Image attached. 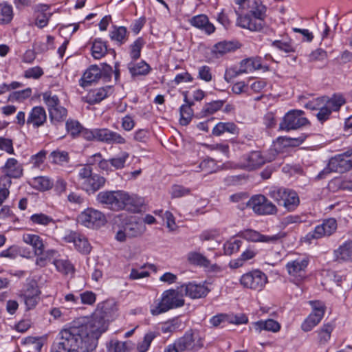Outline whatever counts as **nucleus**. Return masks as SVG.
I'll use <instances>...</instances> for the list:
<instances>
[{
  "label": "nucleus",
  "instance_id": "nucleus-1",
  "mask_svg": "<svg viewBox=\"0 0 352 352\" xmlns=\"http://www.w3.org/2000/svg\"><path fill=\"white\" fill-rule=\"evenodd\" d=\"M88 344L82 330L74 320L58 333L50 352H89L93 349Z\"/></svg>",
  "mask_w": 352,
  "mask_h": 352
},
{
  "label": "nucleus",
  "instance_id": "nucleus-2",
  "mask_svg": "<svg viewBox=\"0 0 352 352\" xmlns=\"http://www.w3.org/2000/svg\"><path fill=\"white\" fill-rule=\"evenodd\" d=\"M107 316V312L98 307L90 318H80L75 320L93 350L98 344V338L108 328Z\"/></svg>",
  "mask_w": 352,
  "mask_h": 352
},
{
  "label": "nucleus",
  "instance_id": "nucleus-3",
  "mask_svg": "<svg viewBox=\"0 0 352 352\" xmlns=\"http://www.w3.org/2000/svg\"><path fill=\"white\" fill-rule=\"evenodd\" d=\"M184 305L183 294L177 289L164 291L161 298L154 302L150 311L153 316H158L170 309L181 307Z\"/></svg>",
  "mask_w": 352,
  "mask_h": 352
},
{
  "label": "nucleus",
  "instance_id": "nucleus-4",
  "mask_svg": "<svg viewBox=\"0 0 352 352\" xmlns=\"http://www.w3.org/2000/svg\"><path fill=\"white\" fill-rule=\"evenodd\" d=\"M78 181L82 190L88 193H94L104 186L106 179L93 173L89 165H84L78 170Z\"/></svg>",
  "mask_w": 352,
  "mask_h": 352
},
{
  "label": "nucleus",
  "instance_id": "nucleus-5",
  "mask_svg": "<svg viewBox=\"0 0 352 352\" xmlns=\"http://www.w3.org/2000/svg\"><path fill=\"white\" fill-rule=\"evenodd\" d=\"M266 8L262 4L256 5L250 11V14H239L237 18V25L242 28L250 31H260L264 25Z\"/></svg>",
  "mask_w": 352,
  "mask_h": 352
},
{
  "label": "nucleus",
  "instance_id": "nucleus-6",
  "mask_svg": "<svg viewBox=\"0 0 352 352\" xmlns=\"http://www.w3.org/2000/svg\"><path fill=\"white\" fill-rule=\"evenodd\" d=\"M268 195L278 205L283 206L288 211L294 210L300 204L298 194L283 187H272Z\"/></svg>",
  "mask_w": 352,
  "mask_h": 352
},
{
  "label": "nucleus",
  "instance_id": "nucleus-7",
  "mask_svg": "<svg viewBox=\"0 0 352 352\" xmlns=\"http://www.w3.org/2000/svg\"><path fill=\"white\" fill-rule=\"evenodd\" d=\"M304 115L305 113L302 110L294 109L288 111L279 124L280 129L289 131L309 124V120Z\"/></svg>",
  "mask_w": 352,
  "mask_h": 352
},
{
  "label": "nucleus",
  "instance_id": "nucleus-8",
  "mask_svg": "<svg viewBox=\"0 0 352 352\" xmlns=\"http://www.w3.org/2000/svg\"><path fill=\"white\" fill-rule=\"evenodd\" d=\"M183 351L197 352L204 347V339L197 330L190 329L176 340Z\"/></svg>",
  "mask_w": 352,
  "mask_h": 352
},
{
  "label": "nucleus",
  "instance_id": "nucleus-9",
  "mask_svg": "<svg viewBox=\"0 0 352 352\" xmlns=\"http://www.w3.org/2000/svg\"><path fill=\"white\" fill-rule=\"evenodd\" d=\"M309 260L306 256H299L286 264L287 271L296 283L302 282L307 277V269Z\"/></svg>",
  "mask_w": 352,
  "mask_h": 352
},
{
  "label": "nucleus",
  "instance_id": "nucleus-10",
  "mask_svg": "<svg viewBox=\"0 0 352 352\" xmlns=\"http://www.w3.org/2000/svg\"><path fill=\"white\" fill-rule=\"evenodd\" d=\"M247 206L260 215L275 214L278 211L276 206L262 195L252 197L248 201Z\"/></svg>",
  "mask_w": 352,
  "mask_h": 352
},
{
  "label": "nucleus",
  "instance_id": "nucleus-11",
  "mask_svg": "<svg viewBox=\"0 0 352 352\" xmlns=\"http://www.w3.org/2000/svg\"><path fill=\"white\" fill-rule=\"evenodd\" d=\"M240 283L244 287L261 291L267 283V277L260 270H253L243 274Z\"/></svg>",
  "mask_w": 352,
  "mask_h": 352
},
{
  "label": "nucleus",
  "instance_id": "nucleus-12",
  "mask_svg": "<svg viewBox=\"0 0 352 352\" xmlns=\"http://www.w3.org/2000/svg\"><path fill=\"white\" fill-rule=\"evenodd\" d=\"M105 217L100 211L92 208H87L78 217V221L89 228H97L104 225Z\"/></svg>",
  "mask_w": 352,
  "mask_h": 352
},
{
  "label": "nucleus",
  "instance_id": "nucleus-13",
  "mask_svg": "<svg viewBox=\"0 0 352 352\" xmlns=\"http://www.w3.org/2000/svg\"><path fill=\"white\" fill-rule=\"evenodd\" d=\"M122 190L102 191L97 195V201L113 210H122Z\"/></svg>",
  "mask_w": 352,
  "mask_h": 352
},
{
  "label": "nucleus",
  "instance_id": "nucleus-14",
  "mask_svg": "<svg viewBox=\"0 0 352 352\" xmlns=\"http://www.w3.org/2000/svg\"><path fill=\"white\" fill-rule=\"evenodd\" d=\"M336 220L333 218H329L324 220L321 224L316 226L314 231L307 233L306 238L308 240H311L330 236L336 232Z\"/></svg>",
  "mask_w": 352,
  "mask_h": 352
},
{
  "label": "nucleus",
  "instance_id": "nucleus-15",
  "mask_svg": "<svg viewBox=\"0 0 352 352\" xmlns=\"http://www.w3.org/2000/svg\"><path fill=\"white\" fill-rule=\"evenodd\" d=\"M40 294L41 291L36 281L31 280L26 285L23 296L28 309H32L36 307L40 300Z\"/></svg>",
  "mask_w": 352,
  "mask_h": 352
},
{
  "label": "nucleus",
  "instance_id": "nucleus-16",
  "mask_svg": "<svg viewBox=\"0 0 352 352\" xmlns=\"http://www.w3.org/2000/svg\"><path fill=\"white\" fill-rule=\"evenodd\" d=\"M265 163V159L261 151H254L242 157L240 166L243 169L252 170L261 167Z\"/></svg>",
  "mask_w": 352,
  "mask_h": 352
},
{
  "label": "nucleus",
  "instance_id": "nucleus-17",
  "mask_svg": "<svg viewBox=\"0 0 352 352\" xmlns=\"http://www.w3.org/2000/svg\"><path fill=\"white\" fill-rule=\"evenodd\" d=\"M335 173H342L352 168V151H347L330 159Z\"/></svg>",
  "mask_w": 352,
  "mask_h": 352
},
{
  "label": "nucleus",
  "instance_id": "nucleus-18",
  "mask_svg": "<svg viewBox=\"0 0 352 352\" xmlns=\"http://www.w3.org/2000/svg\"><path fill=\"white\" fill-rule=\"evenodd\" d=\"M96 140L107 144H123L126 143L125 139L119 133L109 129H97Z\"/></svg>",
  "mask_w": 352,
  "mask_h": 352
},
{
  "label": "nucleus",
  "instance_id": "nucleus-19",
  "mask_svg": "<svg viewBox=\"0 0 352 352\" xmlns=\"http://www.w3.org/2000/svg\"><path fill=\"white\" fill-rule=\"evenodd\" d=\"M2 170L9 184H11L10 178L21 177L23 170L22 165L14 158L8 159L5 165L2 167Z\"/></svg>",
  "mask_w": 352,
  "mask_h": 352
},
{
  "label": "nucleus",
  "instance_id": "nucleus-20",
  "mask_svg": "<svg viewBox=\"0 0 352 352\" xmlns=\"http://www.w3.org/2000/svg\"><path fill=\"white\" fill-rule=\"evenodd\" d=\"M112 92L113 87L111 86H106L91 90L85 97L84 101L89 104H97L107 98Z\"/></svg>",
  "mask_w": 352,
  "mask_h": 352
},
{
  "label": "nucleus",
  "instance_id": "nucleus-21",
  "mask_svg": "<svg viewBox=\"0 0 352 352\" xmlns=\"http://www.w3.org/2000/svg\"><path fill=\"white\" fill-rule=\"evenodd\" d=\"M143 204V200L136 195H129L122 191V209H126L132 212H138Z\"/></svg>",
  "mask_w": 352,
  "mask_h": 352
},
{
  "label": "nucleus",
  "instance_id": "nucleus-22",
  "mask_svg": "<svg viewBox=\"0 0 352 352\" xmlns=\"http://www.w3.org/2000/svg\"><path fill=\"white\" fill-rule=\"evenodd\" d=\"M188 22L192 26L201 30L208 34L213 33L215 30L214 25L209 21L208 17L204 14L191 17L188 19Z\"/></svg>",
  "mask_w": 352,
  "mask_h": 352
},
{
  "label": "nucleus",
  "instance_id": "nucleus-23",
  "mask_svg": "<svg viewBox=\"0 0 352 352\" xmlns=\"http://www.w3.org/2000/svg\"><path fill=\"white\" fill-rule=\"evenodd\" d=\"M241 236L247 241L265 243L275 242L281 237L280 234L272 236L263 235L253 230H246L241 232Z\"/></svg>",
  "mask_w": 352,
  "mask_h": 352
},
{
  "label": "nucleus",
  "instance_id": "nucleus-24",
  "mask_svg": "<svg viewBox=\"0 0 352 352\" xmlns=\"http://www.w3.org/2000/svg\"><path fill=\"white\" fill-rule=\"evenodd\" d=\"M47 120V114L43 107L37 106L32 109L30 112L27 124H31L34 128H38L44 124Z\"/></svg>",
  "mask_w": 352,
  "mask_h": 352
},
{
  "label": "nucleus",
  "instance_id": "nucleus-25",
  "mask_svg": "<svg viewBox=\"0 0 352 352\" xmlns=\"http://www.w3.org/2000/svg\"><path fill=\"white\" fill-rule=\"evenodd\" d=\"M184 287L185 288L186 295L194 299L205 297L210 292V289L205 285L195 283H189L182 285L181 288Z\"/></svg>",
  "mask_w": 352,
  "mask_h": 352
},
{
  "label": "nucleus",
  "instance_id": "nucleus-26",
  "mask_svg": "<svg viewBox=\"0 0 352 352\" xmlns=\"http://www.w3.org/2000/svg\"><path fill=\"white\" fill-rule=\"evenodd\" d=\"M334 256L339 262L352 261V241H345L334 250Z\"/></svg>",
  "mask_w": 352,
  "mask_h": 352
},
{
  "label": "nucleus",
  "instance_id": "nucleus-27",
  "mask_svg": "<svg viewBox=\"0 0 352 352\" xmlns=\"http://www.w3.org/2000/svg\"><path fill=\"white\" fill-rule=\"evenodd\" d=\"M100 78V68L96 65H91L83 74L80 85L85 87L90 85L92 82L97 81Z\"/></svg>",
  "mask_w": 352,
  "mask_h": 352
},
{
  "label": "nucleus",
  "instance_id": "nucleus-28",
  "mask_svg": "<svg viewBox=\"0 0 352 352\" xmlns=\"http://www.w3.org/2000/svg\"><path fill=\"white\" fill-rule=\"evenodd\" d=\"M23 241L32 246L35 255H43L44 254V244L42 239L36 234H24Z\"/></svg>",
  "mask_w": 352,
  "mask_h": 352
},
{
  "label": "nucleus",
  "instance_id": "nucleus-29",
  "mask_svg": "<svg viewBox=\"0 0 352 352\" xmlns=\"http://www.w3.org/2000/svg\"><path fill=\"white\" fill-rule=\"evenodd\" d=\"M184 94L186 104L180 107V123L182 125H187L190 122L193 116V110L191 107L194 105V102L188 100L186 92H184Z\"/></svg>",
  "mask_w": 352,
  "mask_h": 352
},
{
  "label": "nucleus",
  "instance_id": "nucleus-30",
  "mask_svg": "<svg viewBox=\"0 0 352 352\" xmlns=\"http://www.w3.org/2000/svg\"><path fill=\"white\" fill-rule=\"evenodd\" d=\"M237 48L232 42L221 41L215 44L212 49V54L216 58H219L224 54L232 52Z\"/></svg>",
  "mask_w": 352,
  "mask_h": 352
},
{
  "label": "nucleus",
  "instance_id": "nucleus-31",
  "mask_svg": "<svg viewBox=\"0 0 352 352\" xmlns=\"http://www.w3.org/2000/svg\"><path fill=\"white\" fill-rule=\"evenodd\" d=\"M316 101H322L328 107L331 111H337L345 104L346 100L341 94H334L330 98L322 97L318 98Z\"/></svg>",
  "mask_w": 352,
  "mask_h": 352
},
{
  "label": "nucleus",
  "instance_id": "nucleus-32",
  "mask_svg": "<svg viewBox=\"0 0 352 352\" xmlns=\"http://www.w3.org/2000/svg\"><path fill=\"white\" fill-rule=\"evenodd\" d=\"M261 68V59L260 58H249L241 60L238 73H248Z\"/></svg>",
  "mask_w": 352,
  "mask_h": 352
},
{
  "label": "nucleus",
  "instance_id": "nucleus-33",
  "mask_svg": "<svg viewBox=\"0 0 352 352\" xmlns=\"http://www.w3.org/2000/svg\"><path fill=\"white\" fill-rule=\"evenodd\" d=\"M128 237H136L142 234L146 230V226L142 221L131 220L124 226Z\"/></svg>",
  "mask_w": 352,
  "mask_h": 352
},
{
  "label": "nucleus",
  "instance_id": "nucleus-34",
  "mask_svg": "<svg viewBox=\"0 0 352 352\" xmlns=\"http://www.w3.org/2000/svg\"><path fill=\"white\" fill-rule=\"evenodd\" d=\"M272 46L285 54L294 53L296 52V46L294 45L292 39L288 37H283L281 39H277L272 41Z\"/></svg>",
  "mask_w": 352,
  "mask_h": 352
},
{
  "label": "nucleus",
  "instance_id": "nucleus-35",
  "mask_svg": "<svg viewBox=\"0 0 352 352\" xmlns=\"http://www.w3.org/2000/svg\"><path fill=\"white\" fill-rule=\"evenodd\" d=\"M128 68L132 76H146L151 69L149 65L144 60L138 63H130Z\"/></svg>",
  "mask_w": 352,
  "mask_h": 352
},
{
  "label": "nucleus",
  "instance_id": "nucleus-36",
  "mask_svg": "<svg viewBox=\"0 0 352 352\" xmlns=\"http://www.w3.org/2000/svg\"><path fill=\"white\" fill-rule=\"evenodd\" d=\"M129 33L124 26L114 27L110 32V38L112 41H116L119 45L124 43L128 39Z\"/></svg>",
  "mask_w": 352,
  "mask_h": 352
},
{
  "label": "nucleus",
  "instance_id": "nucleus-37",
  "mask_svg": "<svg viewBox=\"0 0 352 352\" xmlns=\"http://www.w3.org/2000/svg\"><path fill=\"white\" fill-rule=\"evenodd\" d=\"M254 327L258 331L265 330L272 332H277L280 328V324L272 319L258 321L254 323Z\"/></svg>",
  "mask_w": 352,
  "mask_h": 352
},
{
  "label": "nucleus",
  "instance_id": "nucleus-38",
  "mask_svg": "<svg viewBox=\"0 0 352 352\" xmlns=\"http://www.w3.org/2000/svg\"><path fill=\"white\" fill-rule=\"evenodd\" d=\"M107 52L106 43L100 38H96L93 42L91 47V54L95 59H100L103 57Z\"/></svg>",
  "mask_w": 352,
  "mask_h": 352
},
{
  "label": "nucleus",
  "instance_id": "nucleus-39",
  "mask_svg": "<svg viewBox=\"0 0 352 352\" xmlns=\"http://www.w3.org/2000/svg\"><path fill=\"white\" fill-rule=\"evenodd\" d=\"M187 259L192 265L205 268L209 266V260L202 254L197 252H190L188 254Z\"/></svg>",
  "mask_w": 352,
  "mask_h": 352
},
{
  "label": "nucleus",
  "instance_id": "nucleus-40",
  "mask_svg": "<svg viewBox=\"0 0 352 352\" xmlns=\"http://www.w3.org/2000/svg\"><path fill=\"white\" fill-rule=\"evenodd\" d=\"M237 127L233 122H219L212 129V134L217 136L221 135L225 132L235 134Z\"/></svg>",
  "mask_w": 352,
  "mask_h": 352
},
{
  "label": "nucleus",
  "instance_id": "nucleus-41",
  "mask_svg": "<svg viewBox=\"0 0 352 352\" xmlns=\"http://www.w3.org/2000/svg\"><path fill=\"white\" fill-rule=\"evenodd\" d=\"M67 115V109L61 105L53 108L49 112L50 119L53 124L63 122L66 118Z\"/></svg>",
  "mask_w": 352,
  "mask_h": 352
},
{
  "label": "nucleus",
  "instance_id": "nucleus-42",
  "mask_svg": "<svg viewBox=\"0 0 352 352\" xmlns=\"http://www.w3.org/2000/svg\"><path fill=\"white\" fill-rule=\"evenodd\" d=\"M49 159L52 164L63 165L69 162V157L67 151L56 150L50 154Z\"/></svg>",
  "mask_w": 352,
  "mask_h": 352
},
{
  "label": "nucleus",
  "instance_id": "nucleus-43",
  "mask_svg": "<svg viewBox=\"0 0 352 352\" xmlns=\"http://www.w3.org/2000/svg\"><path fill=\"white\" fill-rule=\"evenodd\" d=\"M30 221L32 224L46 226L50 223H55L53 218L44 213H35L30 216Z\"/></svg>",
  "mask_w": 352,
  "mask_h": 352
},
{
  "label": "nucleus",
  "instance_id": "nucleus-44",
  "mask_svg": "<svg viewBox=\"0 0 352 352\" xmlns=\"http://www.w3.org/2000/svg\"><path fill=\"white\" fill-rule=\"evenodd\" d=\"M54 264L56 270L64 274H68L74 271V265L67 259H56L54 261Z\"/></svg>",
  "mask_w": 352,
  "mask_h": 352
},
{
  "label": "nucleus",
  "instance_id": "nucleus-45",
  "mask_svg": "<svg viewBox=\"0 0 352 352\" xmlns=\"http://www.w3.org/2000/svg\"><path fill=\"white\" fill-rule=\"evenodd\" d=\"M224 101L221 100H214L206 104L201 110L203 116L212 115L219 110L223 105Z\"/></svg>",
  "mask_w": 352,
  "mask_h": 352
},
{
  "label": "nucleus",
  "instance_id": "nucleus-46",
  "mask_svg": "<svg viewBox=\"0 0 352 352\" xmlns=\"http://www.w3.org/2000/svg\"><path fill=\"white\" fill-rule=\"evenodd\" d=\"M333 329L331 324H324L318 331V341L320 344H325L330 339Z\"/></svg>",
  "mask_w": 352,
  "mask_h": 352
},
{
  "label": "nucleus",
  "instance_id": "nucleus-47",
  "mask_svg": "<svg viewBox=\"0 0 352 352\" xmlns=\"http://www.w3.org/2000/svg\"><path fill=\"white\" fill-rule=\"evenodd\" d=\"M33 183L37 189L45 191L52 188L53 182L47 177L40 176L34 178Z\"/></svg>",
  "mask_w": 352,
  "mask_h": 352
},
{
  "label": "nucleus",
  "instance_id": "nucleus-48",
  "mask_svg": "<svg viewBox=\"0 0 352 352\" xmlns=\"http://www.w3.org/2000/svg\"><path fill=\"white\" fill-rule=\"evenodd\" d=\"M129 157V154L127 152L123 151L116 157L109 159V162L111 166L116 169H122L124 167Z\"/></svg>",
  "mask_w": 352,
  "mask_h": 352
},
{
  "label": "nucleus",
  "instance_id": "nucleus-49",
  "mask_svg": "<svg viewBox=\"0 0 352 352\" xmlns=\"http://www.w3.org/2000/svg\"><path fill=\"white\" fill-rule=\"evenodd\" d=\"M13 17L12 7L8 3L0 4V23H8Z\"/></svg>",
  "mask_w": 352,
  "mask_h": 352
},
{
  "label": "nucleus",
  "instance_id": "nucleus-50",
  "mask_svg": "<svg viewBox=\"0 0 352 352\" xmlns=\"http://www.w3.org/2000/svg\"><path fill=\"white\" fill-rule=\"evenodd\" d=\"M43 99L47 107L49 112L50 110H52L53 108H56L60 105L58 97L56 95H52L50 91H46L43 93Z\"/></svg>",
  "mask_w": 352,
  "mask_h": 352
},
{
  "label": "nucleus",
  "instance_id": "nucleus-51",
  "mask_svg": "<svg viewBox=\"0 0 352 352\" xmlns=\"http://www.w3.org/2000/svg\"><path fill=\"white\" fill-rule=\"evenodd\" d=\"M75 248L82 254H89L91 252V246L87 239L83 235L80 234L76 241Z\"/></svg>",
  "mask_w": 352,
  "mask_h": 352
},
{
  "label": "nucleus",
  "instance_id": "nucleus-52",
  "mask_svg": "<svg viewBox=\"0 0 352 352\" xmlns=\"http://www.w3.org/2000/svg\"><path fill=\"white\" fill-rule=\"evenodd\" d=\"M242 241L239 239H234L227 241L223 245L224 253L226 255H232L237 252L241 245Z\"/></svg>",
  "mask_w": 352,
  "mask_h": 352
},
{
  "label": "nucleus",
  "instance_id": "nucleus-53",
  "mask_svg": "<svg viewBox=\"0 0 352 352\" xmlns=\"http://www.w3.org/2000/svg\"><path fill=\"white\" fill-rule=\"evenodd\" d=\"M144 44V39L141 37H139L131 45L130 55L133 60H137L140 58L141 50Z\"/></svg>",
  "mask_w": 352,
  "mask_h": 352
},
{
  "label": "nucleus",
  "instance_id": "nucleus-54",
  "mask_svg": "<svg viewBox=\"0 0 352 352\" xmlns=\"http://www.w3.org/2000/svg\"><path fill=\"white\" fill-rule=\"evenodd\" d=\"M65 126L67 132L74 138L80 134L82 129L81 124L76 120H69L66 122Z\"/></svg>",
  "mask_w": 352,
  "mask_h": 352
},
{
  "label": "nucleus",
  "instance_id": "nucleus-55",
  "mask_svg": "<svg viewBox=\"0 0 352 352\" xmlns=\"http://www.w3.org/2000/svg\"><path fill=\"white\" fill-rule=\"evenodd\" d=\"M156 335L154 332H148L145 334L143 340L138 345V350L139 352H146Z\"/></svg>",
  "mask_w": 352,
  "mask_h": 352
},
{
  "label": "nucleus",
  "instance_id": "nucleus-56",
  "mask_svg": "<svg viewBox=\"0 0 352 352\" xmlns=\"http://www.w3.org/2000/svg\"><path fill=\"white\" fill-rule=\"evenodd\" d=\"M108 352H128L126 342L111 340L108 345Z\"/></svg>",
  "mask_w": 352,
  "mask_h": 352
},
{
  "label": "nucleus",
  "instance_id": "nucleus-57",
  "mask_svg": "<svg viewBox=\"0 0 352 352\" xmlns=\"http://www.w3.org/2000/svg\"><path fill=\"white\" fill-rule=\"evenodd\" d=\"M79 298L81 304L92 305L96 300V294L91 291H85L79 294Z\"/></svg>",
  "mask_w": 352,
  "mask_h": 352
},
{
  "label": "nucleus",
  "instance_id": "nucleus-58",
  "mask_svg": "<svg viewBox=\"0 0 352 352\" xmlns=\"http://www.w3.org/2000/svg\"><path fill=\"white\" fill-rule=\"evenodd\" d=\"M20 254V248L17 245H13L10 246L6 250L1 252L0 257L8 258L10 259H14Z\"/></svg>",
  "mask_w": 352,
  "mask_h": 352
},
{
  "label": "nucleus",
  "instance_id": "nucleus-59",
  "mask_svg": "<svg viewBox=\"0 0 352 352\" xmlns=\"http://www.w3.org/2000/svg\"><path fill=\"white\" fill-rule=\"evenodd\" d=\"M47 151L41 150L35 155H33L30 160V162L34 167L39 168L45 162L46 159Z\"/></svg>",
  "mask_w": 352,
  "mask_h": 352
},
{
  "label": "nucleus",
  "instance_id": "nucleus-60",
  "mask_svg": "<svg viewBox=\"0 0 352 352\" xmlns=\"http://www.w3.org/2000/svg\"><path fill=\"white\" fill-rule=\"evenodd\" d=\"M190 193V189L181 185H173L171 188L172 198H179Z\"/></svg>",
  "mask_w": 352,
  "mask_h": 352
},
{
  "label": "nucleus",
  "instance_id": "nucleus-61",
  "mask_svg": "<svg viewBox=\"0 0 352 352\" xmlns=\"http://www.w3.org/2000/svg\"><path fill=\"white\" fill-rule=\"evenodd\" d=\"M210 324L213 327H217L221 324H225L226 322H230L229 317L227 314H219L212 316L210 319Z\"/></svg>",
  "mask_w": 352,
  "mask_h": 352
},
{
  "label": "nucleus",
  "instance_id": "nucleus-62",
  "mask_svg": "<svg viewBox=\"0 0 352 352\" xmlns=\"http://www.w3.org/2000/svg\"><path fill=\"white\" fill-rule=\"evenodd\" d=\"M309 304L312 308L311 314H317L322 317H324L326 307L323 302L320 300H311L309 301Z\"/></svg>",
  "mask_w": 352,
  "mask_h": 352
},
{
  "label": "nucleus",
  "instance_id": "nucleus-63",
  "mask_svg": "<svg viewBox=\"0 0 352 352\" xmlns=\"http://www.w3.org/2000/svg\"><path fill=\"white\" fill-rule=\"evenodd\" d=\"M198 78L205 82H210L212 79L211 69L207 65L199 67L198 69Z\"/></svg>",
  "mask_w": 352,
  "mask_h": 352
},
{
  "label": "nucleus",
  "instance_id": "nucleus-64",
  "mask_svg": "<svg viewBox=\"0 0 352 352\" xmlns=\"http://www.w3.org/2000/svg\"><path fill=\"white\" fill-rule=\"evenodd\" d=\"M43 74V69L38 67L29 68L25 71L24 76L27 78L38 79Z\"/></svg>",
  "mask_w": 352,
  "mask_h": 352
}]
</instances>
